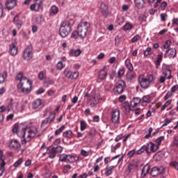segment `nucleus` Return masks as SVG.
Listing matches in <instances>:
<instances>
[{
  "label": "nucleus",
  "instance_id": "41",
  "mask_svg": "<svg viewBox=\"0 0 178 178\" xmlns=\"http://www.w3.org/2000/svg\"><path fill=\"white\" fill-rule=\"evenodd\" d=\"M81 124V131H84L86 129H87V124L86 123V121L81 120L80 121Z\"/></svg>",
  "mask_w": 178,
  "mask_h": 178
},
{
  "label": "nucleus",
  "instance_id": "6",
  "mask_svg": "<svg viewBox=\"0 0 178 178\" xmlns=\"http://www.w3.org/2000/svg\"><path fill=\"white\" fill-rule=\"evenodd\" d=\"M28 135L26 138H24V140H22V145H26L27 144V141H31V139L34 138L35 137V134H37V129H27Z\"/></svg>",
  "mask_w": 178,
  "mask_h": 178
},
{
  "label": "nucleus",
  "instance_id": "17",
  "mask_svg": "<svg viewBox=\"0 0 178 178\" xmlns=\"http://www.w3.org/2000/svg\"><path fill=\"white\" fill-rule=\"evenodd\" d=\"M100 12L104 17H108L109 15V10L108 9V6L104 3H102L100 5Z\"/></svg>",
  "mask_w": 178,
  "mask_h": 178
},
{
  "label": "nucleus",
  "instance_id": "44",
  "mask_svg": "<svg viewBox=\"0 0 178 178\" xmlns=\"http://www.w3.org/2000/svg\"><path fill=\"white\" fill-rule=\"evenodd\" d=\"M124 107L125 108L126 111H134L133 106H130V104H129V102H127L124 104Z\"/></svg>",
  "mask_w": 178,
  "mask_h": 178
},
{
  "label": "nucleus",
  "instance_id": "59",
  "mask_svg": "<svg viewBox=\"0 0 178 178\" xmlns=\"http://www.w3.org/2000/svg\"><path fill=\"white\" fill-rule=\"evenodd\" d=\"M171 42L170 40H167L165 44H164V49H168L169 47H170Z\"/></svg>",
  "mask_w": 178,
  "mask_h": 178
},
{
  "label": "nucleus",
  "instance_id": "4",
  "mask_svg": "<svg viewBox=\"0 0 178 178\" xmlns=\"http://www.w3.org/2000/svg\"><path fill=\"white\" fill-rule=\"evenodd\" d=\"M33 55H34V52H33V45L29 44L24 50L22 53V58L24 60L29 62V60H31V59H33Z\"/></svg>",
  "mask_w": 178,
  "mask_h": 178
},
{
  "label": "nucleus",
  "instance_id": "57",
  "mask_svg": "<svg viewBox=\"0 0 178 178\" xmlns=\"http://www.w3.org/2000/svg\"><path fill=\"white\" fill-rule=\"evenodd\" d=\"M170 165L171 166H173L176 170H178V163L177 161H172Z\"/></svg>",
  "mask_w": 178,
  "mask_h": 178
},
{
  "label": "nucleus",
  "instance_id": "43",
  "mask_svg": "<svg viewBox=\"0 0 178 178\" xmlns=\"http://www.w3.org/2000/svg\"><path fill=\"white\" fill-rule=\"evenodd\" d=\"M65 130V125H62L58 129H56L55 131V136H59L62 131Z\"/></svg>",
  "mask_w": 178,
  "mask_h": 178
},
{
  "label": "nucleus",
  "instance_id": "12",
  "mask_svg": "<svg viewBox=\"0 0 178 178\" xmlns=\"http://www.w3.org/2000/svg\"><path fill=\"white\" fill-rule=\"evenodd\" d=\"M164 172L165 168L163 167H154L150 172V175L153 177H156V176H158V175H162Z\"/></svg>",
  "mask_w": 178,
  "mask_h": 178
},
{
  "label": "nucleus",
  "instance_id": "18",
  "mask_svg": "<svg viewBox=\"0 0 178 178\" xmlns=\"http://www.w3.org/2000/svg\"><path fill=\"white\" fill-rule=\"evenodd\" d=\"M106 76H108V68L104 67L99 72L98 79H99V80H105Z\"/></svg>",
  "mask_w": 178,
  "mask_h": 178
},
{
  "label": "nucleus",
  "instance_id": "27",
  "mask_svg": "<svg viewBox=\"0 0 178 178\" xmlns=\"http://www.w3.org/2000/svg\"><path fill=\"white\" fill-rule=\"evenodd\" d=\"M141 103V98L140 97H134L133 99L131 101V106L132 108H136L138 104Z\"/></svg>",
  "mask_w": 178,
  "mask_h": 178
},
{
  "label": "nucleus",
  "instance_id": "51",
  "mask_svg": "<svg viewBox=\"0 0 178 178\" xmlns=\"http://www.w3.org/2000/svg\"><path fill=\"white\" fill-rule=\"evenodd\" d=\"M56 67L58 70H62V69H63V63L62 61H58Z\"/></svg>",
  "mask_w": 178,
  "mask_h": 178
},
{
  "label": "nucleus",
  "instance_id": "55",
  "mask_svg": "<svg viewBox=\"0 0 178 178\" xmlns=\"http://www.w3.org/2000/svg\"><path fill=\"white\" fill-rule=\"evenodd\" d=\"M18 130H19V124H15L14 125V127L13 128V133H16L17 134V133L19 132Z\"/></svg>",
  "mask_w": 178,
  "mask_h": 178
},
{
  "label": "nucleus",
  "instance_id": "38",
  "mask_svg": "<svg viewBox=\"0 0 178 178\" xmlns=\"http://www.w3.org/2000/svg\"><path fill=\"white\" fill-rule=\"evenodd\" d=\"M115 169V166L114 165H111L110 167H108V168L106 169L105 171V175L106 176H111V175H112V170Z\"/></svg>",
  "mask_w": 178,
  "mask_h": 178
},
{
  "label": "nucleus",
  "instance_id": "3",
  "mask_svg": "<svg viewBox=\"0 0 178 178\" xmlns=\"http://www.w3.org/2000/svg\"><path fill=\"white\" fill-rule=\"evenodd\" d=\"M72 32V26H70V22H62L59 28V34L62 38H65Z\"/></svg>",
  "mask_w": 178,
  "mask_h": 178
},
{
  "label": "nucleus",
  "instance_id": "62",
  "mask_svg": "<svg viewBox=\"0 0 178 178\" xmlns=\"http://www.w3.org/2000/svg\"><path fill=\"white\" fill-rule=\"evenodd\" d=\"M81 155H82L83 156H88V152H87L84 149H81Z\"/></svg>",
  "mask_w": 178,
  "mask_h": 178
},
{
  "label": "nucleus",
  "instance_id": "32",
  "mask_svg": "<svg viewBox=\"0 0 178 178\" xmlns=\"http://www.w3.org/2000/svg\"><path fill=\"white\" fill-rule=\"evenodd\" d=\"M63 136L65 137V138H72V137H73V132L72 131V130H67L65 131L63 134Z\"/></svg>",
  "mask_w": 178,
  "mask_h": 178
},
{
  "label": "nucleus",
  "instance_id": "11",
  "mask_svg": "<svg viewBox=\"0 0 178 178\" xmlns=\"http://www.w3.org/2000/svg\"><path fill=\"white\" fill-rule=\"evenodd\" d=\"M147 154H151V152H156L158 151V145H156L155 143L149 142L145 145Z\"/></svg>",
  "mask_w": 178,
  "mask_h": 178
},
{
  "label": "nucleus",
  "instance_id": "63",
  "mask_svg": "<svg viewBox=\"0 0 178 178\" xmlns=\"http://www.w3.org/2000/svg\"><path fill=\"white\" fill-rule=\"evenodd\" d=\"M40 80H44V72H40L38 74Z\"/></svg>",
  "mask_w": 178,
  "mask_h": 178
},
{
  "label": "nucleus",
  "instance_id": "15",
  "mask_svg": "<svg viewBox=\"0 0 178 178\" xmlns=\"http://www.w3.org/2000/svg\"><path fill=\"white\" fill-rule=\"evenodd\" d=\"M16 79L18 80V81H19V83L17 84V88H22V86H24V83L23 81H26L28 78L26 76H24L23 73L22 72H19L17 76H16Z\"/></svg>",
  "mask_w": 178,
  "mask_h": 178
},
{
  "label": "nucleus",
  "instance_id": "64",
  "mask_svg": "<svg viewBox=\"0 0 178 178\" xmlns=\"http://www.w3.org/2000/svg\"><path fill=\"white\" fill-rule=\"evenodd\" d=\"M59 144H60V138H57L53 143V146L54 145H59Z\"/></svg>",
  "mask_w": 178,
  "mask_h": 178
},
{
  "label": "nucleus",
  "instance_id": "23",
  "mask_svg": "<svg viewBox=\"0 0 178 178\" xmlns=\"http://www.w3.org/2000/svg\"><path fill=\"white\" fill-rule=\"evenodd\" d=\"M7 9H13L16 6V0H8L6 3Z\"/></svg>",
  "mask_w": 178,
  "mask_h": 178
},
{
  "label": "nucleus",
  "instance_id": "1",
  "mask_svg": "<svg viewBox=\"0 0 178 178\" xmlns=\"http://www.w3.org/2000/svg\"><path fill=\"white\" fill-rule=\"evenodd\" d=\"M90 27V22H81L78 24L77 31H74L72 33L71 38H80L81 40H84L87 35V31Z\"/></svg>",
  "mask_w": 178,
  "mask_h": 178
},
{
  "label": "nucleus",
  "instance_id": "49",
  "mask_svg": "<svg viewBox=\"0 0 178 178\" xmlns=\"http://www.w3.org/2000/svg\"><path fill=\"white\" fill-rule=\"evenodd\" d=\"M172 95H173V93L171 91H168L166 93V95L164 96V100L168 101V99H169V98L172 97Z\"/></svg>",
  "mask_w": 178,
  "mask_h": 178
},
{
  "label": "nucleus",
  "instance_id": "19",
  "mask_svg": "<svg viewBox=\"0 0 178 178\" xmlns=\"http://www.w3.org/2000/svg\"><path fill=\"white\" fill-rule=\"evenodd\" d=\"M165 54H168L169 59H174L176 57L177 51L175 48H170L165 51Z\"/></svg>",
  "mask_w": 178,
  "mask_h": 178
},
{
  "label": "nucleus",
  "instance_id": "7",
  "mask_svg": "<svg viewBox=\"0 0 178 178\" xmlns=\"http://www.w3.org/2000/svg\"><path fill=\"white\" fill-rule=\"evenodd\" d=\"M54 120H55V113H51L48 118L42 121L41 127L43 129L47 127L48 124Z\"/></svg>",
  "mask_w": 178,
  "mask_h": 178
},
{
  "label": "nucleus",
  "instance_id": "16",
  "mask_svg": "<svg viewBox=\"0 0 178 178\" xmlns=\"http://www.w3.org/2000/svg\"><path fill=\"white\" fill-rule=\"evenodd\" d=\"M8 52L11 56H16L17 55V47L15 42H12L10 44Z\"/></svg>",
  "mask_w": 178,
  "mask_h": 178
},
{
  "label": "nucleus",
  "instance_id": "48",
  "mask_svg": "<svg viewBox=\"0 0 178 178\" xmlns=\"http://www.w3.org/2000/svg\"><path fill=\"white\" fill-rule=\"evenodd\" d=\"M60 161L61 162H66L67 161V154H63L60 156Z\"/></svg>",
  "mask_w": 178,
  "mask_h": 178
},
{
  "label": "nucleus",
  "instance_id": "37",
  "mask_svg": "<svg viewBox=\"0 0 178 178\" xmlns=\"http://www.w3.org/2000/svg\"><path fill=\"white\" fill-rule=\"evenodd\" d=\"M163 140H165V136H161L154 140V143H156L155 145H158V149L159 148V145H161V143H162Z\"/></svg>",
  "mask_w": 178,
  "mask_h": 178
},
{
  "label": "nucleus",
  "instance_id": "14",
  "mask_svg": "<svg viewBox=\"0 0 178 178\" xmlns=\"http://www.w3.org/2000/svg\"><path fill=\"white\" fill-rule=\"evenodd\" d=\"M27 83L29 84V88H24L23 86H22L21 88H18L19 90H21V92L22 94H30L31 92V88H33V81H31L30 79H27Z\"/></svg>",
  "mask_w": 178,
  "mask_h": 178
},
{
  "label": "nucleus",
  "instance_id": "35",
  "mask_svg": "<svg viewBox=\"0 0 178 178\" xmlns=\"http://www.w3.org/2000/svg\"><path fill=\"white\" fill-rule=\"evenodd\" d=\"M59 10L56 6H52L50 8V15H58Z\"/></svg>",
  "mask_w": 178,
  "mask_h": 178
},
{
  "label": "nucleus",
  "instance_id": "28",
  "mask_svg": "<svg viewBox=\"0 0 178 178\" xmlns=\"http://www.w3.org/2000/svg\"><path fill=\"white\" fill-rule=\"evenodd\" d=\"M163 58V53H161L160 54L158 55L156 60L154 61L156 69H159V66H161V63L162 62V58Z\"/></svg>",
  "mask_w": 178,
  "mask_h": 178
},
{
  "label": "nucleus",
  "instance_id": "39",
  "mask_svg": "<svg viewBox=\"0 0 178 178\" xmlns=\"http://www.w3.org/2000/svg\"><path fill=\"white\" fill-rule=\"evenodd\" d=\"M122 29L124 31H129V30H131V29H133V25L129 23H127L122 26Z\"/></svg>",
  "mask_w": 178,
  "mask_h": 178
},
{
  "label": "nucleus",
  "instance_id": "36",
  "mask_svg": "<svg viewBox=\"0 0 178 178\" xmlns=\"http://www.w3.org/2000/svg\"><path fill=\"white\" fill-rule=\"evenodd\" d=\"M149 101H151V96H149V95L144 96L142 99V104H143V105L144 104L147 105V104H149Z\"/></svg>",
  "mask_w": 178,
  "mask_h": 178
},
{
  "label": "nucleus",
  "instance_id": "2",
  "mask_svg": "<svg viewBox=\"0 0 178 178\" xmlns=\"http://www.w3.org/2000/svg\"><path fill=\"white\" fill-rule=\"evenodd\" d=\"M138 81L140 87L144 90H147V88H149V84L154 81V75L147 74L146 76L140 75L138 78Z\"/></svg>",
  "mask_w": 178,
  "mask_h": 178
},
{
  "label": "nucleus",
  "instance_id": "56",
  "mask_svg": "<svg viewBox=\"0 0 178 178\" xmlns=\"http://www.w3.org/2000/svg\"><path fill=\"white\" fill-rule=\"evenodd\" d=\"M166 79H167L166 76H161L159 79V81L161 84H163V83H165V81H166Z\"/></svg>",
  "mask_w": 178,
  "mask_h": 178
},
{
  "label": "nucleus",
  "instance_id": "9",
  "mask_svg": "<svg viewBox=\"0 0 178 178\" xmlns=\"http://www.w3.org/2000/svg\"><path fill=\"white\" fill-rule=\"evenodd\" d=\"M64 74L67 79H70L71 80L76 79L77 77H79V72H72L67 69L64 70Z\"/></svg>",
  "mask_w": 178,
  "mask_h": 178
},
{
  "label": "nucleus",
  "instance_id": "58",
  "mask_svg": "<svg viewBox=\"0 0 178 178\" xmlns=\"http://www.w3.org/2000/svg\"><path fill=\"white\" fill-rule=\"evenodd\" d=\"M134 154H136V150L135 149L130 150L128 153L127 155L129 158H131V156H133V155H134Z\"/></svg>",
  "mask_w": 178,
  "mask_h": 178
},
{
  "label": "nucleus",
  "instance_id": "24",
  "mask_svg": "<svg viewBox=\"0 0 178 178\" xmlns=\"http://www.w3.org/2000/svg\"><path fill=\"white\" fill-rule=\"evenodd\" d=\"M134 3L138 9H143L145 5V0H134Z\"/></svg>",
  "mask_w": 178,
  "mask_h": 178
},
{
  "label": "nucleus",
  "instance_id": "31",
  "mask_svg": "<svg viewBox=\"0 0 178 178\" xmlns=\"http://www.w3.org/2000/svg\"><path fill=\"white\" fill-rule=\"evenodd\" d=\"M42 104V102L41 101V99H37L33 103V108L38 109V108H40V106H41Z\"/></svg>",
  "mask_w": 178,
  "mask_h": 178
},
{
  "label": "nucleus",
  "instance_id": "54",
  "mask_svg": "<svg viewBox=\"0 0 178 178\" xmlns=\"http://www.w3.org/2000/svg\"><path fill=\"white\" fill-rule=\"evenodd\" d=\"M50 154L48 156V158H49L50 159H54V158H55V156H56V153L54 152V150H51V153H49Z\"/></svg>",
  "mask_w": 178,
  "mask_h": 178
},
{
  "label": "nucleus",
  "instance_id": "22",
  "mask_svg": "<svg viewBox=\"0 0 178 178\" xmlns=\"http://www.w3.org/2000/svg\"><path fill=\"white\" fill-rule=\"evenodd\" d=\"M124 65L129 72H133V70H134V67L133 66V64H131V60L129 58L125 60Z\"/></svg>",
  "mask_w": 178,
  "mask_h": 178
},
{
  "label": "nucleus",
  "instance_id": "26",
  "mask_svg": "<svg viewBox=\"0 0 178 178\" xmlns=\"http://www.w3.org/2000/svg\"><path fill=\"white\" fill-rule=\"evenodd\" d=\"M81 54V50L80 49H78L76 50H74V49H72L69 51V56H80V54Z\"/></svg>",
  "mask_w": 178,
  "mask_h": 178
},
{
  "label": "nucleus",
  "instance_id": "60",
  "mask_svg": "<svg viewBox=\"0 0 178 178\" xmlns=\"http://www.w3.org/2000/svg\"><path fill=\"white\" fill-rule=\"evenodd\" d=\"M126 95H122L119 97V101L120 102H124V101H126Z\"/></svg>",
  "mask_w": 178,
  "mask_h": 178
},
{
  "label": "nucleus",
  "instance_id": "30",
  "mask_svg": "<svg viewBox=\"0 0 178 178\" xmlns=\"http://www.w3.org/2000/svg\"><path fill=\"white\" fill-rule=\"evenodd\" d=\"M163 76L167 78L168 80H170V79H172V70H169V69H165L163 72Z\"/></svg>",
  "mask_w": 178,
  "mask_h": 178
},
{
  "label": "nucleus",
  "instance_id": "52",
  "mask_svg": "<svg viewBox=\"0 0 178 178\" xmlns=\"http://www.w3.org/2000/svg\"><path fill=\"white\" fill-rule=\"evenodd\" d=\"M151 47H147L146 50L144 51V55L145 56H148V55H151Z\"/></svg>",
  "mask_w": 178,
  "mask_h": 178
},
{
  "label": "nucleus",
  "instance_id": "5",
  "mask_svg": "<svg viewBox=\"0 0 178 178\" xmlns=\"http://www.w3.org/2000/svg\"><path fill=\"white\" fill-rule=\"evenodd\" d=\"M125 87L126 83L124 82V81H120L115 84L113 88V91L118 95H120V94H123Z\"/></svg>",
  "mask_w": 178,
  "mask_h": 178
},
{
  "label": "nucleus",
  "instance_id": "20",
  "mask_svg": "<svg viewBox=\"0 0 178 178\" xmlns=\"http://www.w3.org/2000/svg\"><path fill=\"white\" fill-rule=\"evenodd\" d=\"M13 23L15 24V26H17V29L18 30H20V29H22V26H23V21L20 20L17 15L14 17Z\"/></svg>",
  "mask_w": 178,
  "mask_h": 178
},
{
  "label": "nucleus",
  "instance_id": "10",
  "mask_svg": "<svg viewBox=\"0 0 178 178\" xmlns=\"http://www.w3.org/2000/svg\"><path fill=\"white\" fill-rule=\"evenodd\" d=\"M120 119V111L119 108L113 110L111 113V122L113 123H118Z\"/></svg>",
  "mask_w": 178,
  "mask_h": 178
},
{
  "label": "nucleus",
  "instance_id": "33",
  "mask_svg": "<svg viewBox=\"0 0 178 178\" xmlns=\"http://www.w3.org/2000/svg\"><path fill=\"white\" fill-rule=\"evenodd\" d=\"M6 77H8V72L4 71L2 74H0V84H3V83H5Z\"/></svg>",
  "mask_w": 178,
  "mask_h": 178
},
{
  "label": "nucleus",
  "instance_id": "47",
  "mask_svg": "<svg viewBox=\"0 0 178 178\" xmlns=\"http://www.w3.org/2000/svg\"><path fill=\"white\" fill-rule=\"evenodd\" d=\"M144 151L147 152V147H145V145L142 146L141 148L137 151L138 155H141Z\"/></svg>",
  "mask_w": 178,
  "mask_h": 178
},
{
  "label": "nucleus",
  "instance_id": "61",
  "mask_svg": "<svg viewBox=\"0 0 178 178\" xmlns=\"http://www.w3.org/2000/svg\"><path fill=\"white\" fill-rule=\"evenodd\" d=\"M176 91H178V84L177 85H175L174 86L172 87L171 88V92H176Z\"/></svg>",
  "mask_w": 178,
  "mask_h": 178
},
{
  "label": "nucleus",
  "instance_id": "25",
  "mask_svg": "<svg viewBox=\"0 0 178 178\" xmlns=\"http://www.w3.org/2000/svg\"><path fill=\"white\" fill-rule=\"evenodd\" d=\"M10 147H11V148H14L15 149L17 148H20V143H19L16 139H13L10 142Z\"/></svg>",
  "mask_w": 178,
  "mask_h": 178
},
{
  "label": "nucleus",
  "instance_id": "40",
  "mask_svg": "<svg viewBox=\"0 0 178 178\" xmlns=\"http://www.w3.org/2000/svg\"><path fill=\"white\" fill-rule=\"evenodd\" d=\"M170 104H172V100H168L161 108V111L163 112L164 109H166V108H168V106H169V105H170Z\"/></svg>",
  "mask_w": 178,
  "mask_h": 178
},
{
  "label": "nucleus",
  "instance_id": "42",
  "mask_svg": "<svg viewBox=\"0 0 178 178\" xmlns=\"http://www.w3.org/2000/svg\"><path fill=\"white\" fill-rule=\"evenodd\" d=\"M22 163H23V158H20L19 159H18V160L13 164V166H14V168H19V166H20V165H22Z\"/></svg>",
  "mask_w": 178,
  "mask_h": 178
},
{
  "label": "nucleus",
  "instance_id": "34",
  "mask_svg": "<svg viewBox=\"0 0 178 178\" xmlns=\"http://www.w3.org/2000/svg\"><path fill=\"white\" fill-rule=\"evenodd\" d=\"M26 131H27V129L22 128V130L19 131L17 134L19 137H20V138H24Z\"/></svg>",
  "mask_w": 178,
  "mask_h": 178
},
{
  "label": "nucleus",
  "instance_id": "13",
  "mask_svg": "<svg viewBox=\"0 0 178 178\" xmlns=\"http://www.w3.org/2000/svg\"><path fill=\"white\" fill-rule=\"evenodd\" d=\"M52 151H54L56 154H58L59 152H62V151H63V147H62V146H49L48 147H47V154H51V152H52Z\"/></svg>",
  "mask_w": 178,
  "mask_h": 178
},
{
  "label": "nucleus",
  "instance_id": "21",
  "mask_svg": "<svg viewBox=\"0 0 178 178\" xmlns=\"http://www.w3.org/2000/svg\"><path fill=\"white\" fill-rule=\"evenodd\" d=\"M67 161L70 163H74V162H79V156L73 154H67Z\"/></svg>",
  "mask_w": 178,
  "mask_h": 178
},
{
  "label": "nucleus",
  "instance_id": "50",
  "mask_svg": "<svg viewBox=\"0 0 178 178\" xmlns=\"http://www.w3.org/2000/svg\"><path fill=\"white\" fill-rule=\"evenodd\" d=\"M140 38H141V36H140V35L137 34L135 36H134L131 39V42H137L138 41V40H140Z\"/></svg>",
  "mask_w": 178,
  "mask_h": 178
},
{
  "label": "nucleus",
  "instance_id": "29",
  "mask_svg": "<svg viewBox=\"0 0 178 178\" xmlns=\"http://www.w3.org/2000/svg\"><path fill=\"white\" fill-rule=\"evenodd\" d=\"M149 165H145L142 169L140 177L142 178L145 177V176H147V173H149Z\"/></svg>",
  "mask_w": 178,
  "mask_h": 178
},
{
  "label": "nucleus",
  "instance_id": "8",
  "mask_svg": "<svg viewBox=\"0 0 178 178\" xmlns=\"http://www.w3.org/2000/svg\"><path fill=\"white\" fill-rule=\"evenodd\" d=\"M42 2H44V0H35V3L30 6L31 10L40 12V9L42 6Z\"/></svg>",
  "mask_w": 178,
  "mask_h": 178
},
{
  "label": "nucleus",
  "instance_id": "46",
  "mask_svg": "<svg viewBox=\"0 0 178 178\" xmlns=\"http://www.w3.org/2000/svg\"><path fill=\"white\" fill-rule=\"evenodd\" d=\"M35 22L38 24H41V23H42V15H39L35 17Z\"/></svg>",
  "mask_w": 178,
  "mask_h": 178
},
{
  "label": "nucleus",
  "instance_id": "53",
  "mask_svg": "<svg viewBox=\"0 0 178 178\" xmlns=\"http://www.w3.org/2000/svg\"><path fill=\"white\" fill-rule=\"evenodd\" d=\"M164 124L161 126V127H165L169 124V123H172V120H169V118H165L164 120Z\"/></svg>",
  "mask_w": 178,
  "mask_h": 178
},
{
  "label": "nucleus",
  "instance_id": "45",
  "mask_svg": "<svg viewBox=\"0 0 178 178\" xmlns=\"http://www.w3.org/2000/svg\"><path fill=\"white\" fill-rule=\"evenodd\" d=\"M125 72H126V69H124V68L120 70L118 72V77L119 79H122V77L123 76V74H124Z\"/></svg>",
  "mask_w": 178,
  "mask_h": 178
}]
</instances>
